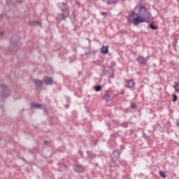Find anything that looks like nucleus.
I'll return each instance as SVG.
<instances>
[{"label":"nucleus","instance_id":"1","mask_svg":"<svg viewBox=\"0 0 179 179\" xmlns=\"http://www.w3.org/2000/svg\"><path fill=\"white\" fill-rule=\"evenodd\" d=\"M128 23L139 24V23H149L152 20V14L143 6H136L127 17Z\"/></svg>","mask_w":179,"mask_h":179},{"label":"nucleus","instance_id":"2","mask_svg":"<svg viewBox=\"0 0 179 179\" xmlns=\"http://www.w3.org/2000/svg\"><path fill=\"white\" fill-rule=\"evenodd\" d=\"M59 7L62 10V15L61 17L58 16L57 19L59 20H62L63 19H65V17H68V16H69V11L68 10V6L66 4H65L64 3H62L59 5Z\"/></svg>","mask_w":179,"mask_h":179},{"label":"nucleus","instance_id":"3","mask_svg":"<svg viewBox=\"0 0 179 179\" xmlns=\"http://www.w3.org/2000/svg\"><path fill=\"white\" fill-rule=\"evenodd\" d=\"M74 170L77 173H83V171H85V169H83V166H82V165L79 164L75 165Z\"/></svg>","mask_w":179,"mask_h":179},{"label":"nucleus","instance_id":"4","mask_svg":"<svg viewBox=\"0 0 179 179\" xmlns=\"http://www.w3.org/2000/svg\"><path fill=\"white\" fill-rule=\"evenodd\" d=\"M126 87L131 89L135 86V83L132 80H125Z\"/></svg>","mask_w":179,"mask_h":179},{"label":"nucleus","instance_id":"5","mask_svg":"<svg viewBox=\"0 0 179 179\" xmlns=\"http://www.w3.org/2000/svg\"><path fill=\"white\" fill-rule=\"evenodd\" d=\"M137 61L139 64H145L148 62V59L140 56L138 57Z\"/></svg>","mask_w":179,"mask_h":179},{"label":"nucleus","instance_id":"6","mask_svg":"<svg viewBox=\"0 0 179 179\" xmlns=\"http://www.w3.org/2000/svg\"><path fill=\"white\" fill-rule=\"evenodd\" d=\"M101 54H108V46L103 45L101 48Z\"/></svg>","mask_w":179,"mask_h":179},{"label":"nucleus","instance_id":"7","mask_svg":"<svg viewBox=\"0 0 179 179\" xmlns=\"http://www.w3.org/2000/svg\"><path fill=\"white\" fill-rule=\"evenodd\" d=\"M45 82L47 85H52L53 83L52 78H46Z\"/></svg>","mask_w":179,"mask_h":179},{"label":"nucleus","instance_id":"8","mask_svg":"<svg viewBox=\"0 0 179 179\" xmlns=\"http://www.w3.org/2000/svg\"><path fill=\"white\" fill-rule=\"evenodd\" d=\"M35 85L36 86H43V81L40 80H35Z\"/></svg>","mask_w":179,"mask_h":179},{"label":"nucleus","instance_id":"9","mask_svg":"<svg viewBox=\"0 0 179 179\" xmlns=\"http://www.w3.org/2000/svg\"><path fill=\"white\" fill-rule=\"evenodd\" d=\"M173 88L175 89L176 92H179V83H175V85H173Z\"/></svg>","mask_w":179,"mask_h":179},{"label":"nucleus","instance_id":"10","mask_svg":"<svg viewBox=\"0 0 179 179\" xmlns=\"http://www.w3.org/2000/svg\"><path fill=\"white\" fill-rule=\"evenodd\" d=\"M113 154L115 155V156H116L117 159L120 158V150L114 151Z\"/></svg>","mask_w":179,"mask_h":179},{"label":"nucleus","instance_id":"11","mask_svg":"<svg viewBox=\"0 0 179 179\" xmlns=\"http://www.w3.org/2000/svg\"><path fill=\"white\" fill-rule=\"evenodd\" d=\"M31 107L34 108H41V104H31Z\"/></svg>","mask_w":179,"mask_h":179},{"label":"nucleus","instance_id":"12","mask_svg":"<svg viewBox=\"0 0 179 179\" xmlns=\"http://www.w3.org/2000/svg\"><path fill=\"white\" fill-rule=\"evenodd\" d=\"M159 176L162 178H166V174L164 173V172L159 171Z\"/></svg>","mask_w":179,"mask_h":179},{"label":"nucleus","instance_id":"13","mask_svg":"<svg viewBox=\"0 0 179 179\" xmlns=\"http://www.w3.org/2000/svg\"><path fill=\"white\" fill-rule=\"evenodd\" d=\"M95 92H100L101 90V85H97L94 87Z\"/></svg>","mask_w":179,"mask_h":179},{"label":"nucleus","instance_id":"14","mask_svg":"<svg viewBox=\"0 0 179 179\" xmlns=\"http://www.w3.org/2000/svg\"><path fill=\"white\" fill-rule=\"evenodd\" d=\"M150 29H152V30H156V27H155V25H153V24H150Z\"/></svg>","mask_w":179,"mask_h":179},{"label":"nucleus","instance_id":"15","mask_svg":"<svg viewBox=\"0 0 179 179\" xmlns=\"http://www.w3.org/2000/svg\"><path fill=\"white\" fill-rule=\"evenodd\" d=\"M101 15H102V16H104V17H107V13H106V12H102Z\"/></svg>","mask_w":179,"mask_h":179},{"label":"nucleus","instance_id":"16","mask_svg":"<svg viewBox=\"0 0 179 179\" xmlns=\"http://www.w3.org/2000/svg\"><path fill=\"white\" fill-rule=\"evenodd\" d=\"M31 24H32V25H37V24H41L40 23H38L37 22H32L31 23Z\"/></svg>","mask_w":179,"mask_h":179},{"label":"nucleus","instance_id":"17","mask_svg":"<svg viewBox=\"0 0 179 179\" xmlns=\"http://www.w3.org/2000/svg\"><path fill=\"white\" fill-rule=\"evenodd\" d=\"M177 101V95H173V101Z\"/></svg>","mask_w":179,"mask_h":179},{"label":"nucleus","instance_id":"18","mask_svg":"<svg viewBox=\"0 0 179 179\" xmlns=\"http://www.w3.org/2000/svg\"><path fill=\"white\" fill-rule=\"evenodd\" d=\"M131 108H136V105L132 104V105L131 106Z\"/></svg>","mask_w":179,"mask_h":179},{"label":"nucleus","instance_id":"19","mask_svg":"<svg viewBox=\"0 0 179 179\" xmlns=\"http://www.w3.org/2000/svg\"><path fill=\"white\" fill-rule=\"evenodd\" d=\"M0 34H3V33L1 32V33H0Z\"/></svg>","mask_w":179,"mask_h":179},{"label":"nucleus","instance_id":"20","mask_svg":"<svg viewBox=\"0 0 179 179\" xmlns=\"http://www.w3.org/2000/svg\"><path fill=\"white\" fill-rule=\"evenodd\" d=\"M108 5H110V3H108Z\"/></svg>","mask_w":179,"mask_h":179},{"label":"nucleus","instance_id":"21","mask_svg":"<svg viewBox=\"0 0 179 179\" xmlns=\"http://www.w3.org/2000/svg\"><path fill=\"white\" fill-rule=\"evenodd\" d=\"M178 1H179V0H178Z\"/></svg>","mask_w":179,"mask_h":179}]
</instances>
